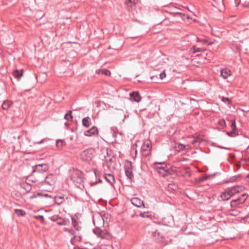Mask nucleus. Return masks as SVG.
Wrapping results in <instances>:
<instances>
[{"label":"nucleus","instance_id":"f257e3e1","mask_svg":"<svg viewBox=\"0 0 249 249\" xmlns=\"http://www.w3.org/2000/svg\"><path fill=\"white\" fill-rule=\"evenodd\" d=\"M137 0H125L124 6L125 9L133 16L138 14V9L139 8Z\"/></svg>","mask_w":249,"mask_h":249},{"label":"nucleus","instance_id":"f03ea898","mask_svg":"<svg viewBox=\"0 0 249 249\" xmlns=\"http://www.w3.org/2000/svg\"><path fill=\"white\" fill-rule=\"evenodd\" d=\"M95 149L92 147H89L80 153V156L81 160L83 161H90L91 160L95 153Z\"/></svg>","mask_w":249,"mask_h":249},{"label":"nucleus","instance_id":"7ed1b4c3","mask_svg":"<svg viewBox=\"0 0 249 249\" xmlns=\"http://www.w3.org/2000/svg\"><path fill=\"white\" fill-rule=\"evenodd\" d=\"M83 173L77 169H73L71 176V179L75 183L81 184L83 181Z\"/></svg>","mask_w":249,"mask_h":249},{"label":"nucleus","instance_id":"20e7f679","mask_svg":"<svg viewBox=\"0 0 249 249\" xmlns=\"http://www.w3.org/2000/svg\"><path fill=\"white\" fill-rule=\"evenodd\" d=\"M152 150L151 142L149 140H145L141 147V151L142 155L145 157H147L151 155Z\"/></svg>","mask_w":249,"mask_h":249},{"label":"nucleus","instance_id":"39448f33","mask_svg":"<svg viewBox=\"0 0 249 249\" xmlns=\"http://www.w3.org/2000/svg\"><path fill=\"white\" fill-rule=\"evenodd\" d=\"M248 197V195L244 193L238 196L237 198L233 199L231 202V207H236L240 204H243Z\"/></svg>","mask_w":249,"mask_h":249},{"label":"nucleus","instance_id":"423d86ee","mask_svg":"<svg viewBox=\"0 0 249 249\" xmlns=\"http://www.w3.org/2000/svg\"><path fill=\"white\" fill-rule=\"evenodd\" d=\"M32 174L35 172L43 173L47 171L49 169V166L47 164H38L32 167Z\"/></svg>","mask_w":249,"mask_h":249},{"label":"nucleus","instance_id":"0eeeda50","mask_svg":"<svg viewBox=\"0 0 249 249\" xmlns=\"http://www.w3.org/2000/svg\"><path fill=\"white\" fill-rule=\"evenodd\" d=\"M243 188L244 187L243 186L237 185L231 187H229L227 190L229 193L230 195H231V196L232 197L236 194H237L240 191H242Z\"/></svg>","mask_w":249,"mask_h":249},{"label":"nucleus","instance_id":"6e6552de","mask_svg":"<svg viewBox=\"0 0 249 249\" xmlns=\"http://www.w3.org/2000/svg\"><path fill=\"white\" fill-rule=\"evenodd\" d=\"M54 179L53 174H50L46 176L44 181L39 183L40 185L47 184L50 186H52L54 183Z\"/></svg>","mask_w":249,"mask_h":249},{"label":"nucleus","instance_id":"1a4fd4ad","mask_svg":"<svg viewBox=\"0 0 249 249\" xmlns=\"http://www.w3.org/2000/svg\"><path fill=\"white\" fill-rule=\"evenodd\" d=\"M162 177L164 178L167 177L169 176H173L172 178H174L177 176V174L175 172V170L174 168L168 166L166 170H164V173L162 174Z\"/></svg>","mask_w":249,"mask_h":249},{"label":"nucleus","instance_id":"9d476101","mask_svg":"<svg viewBox=\"0 0 249 249\" xmlns=\"http://www.w3.org/2000/svg\"><path fill=\"white\" fill-rule=\"evenodd\" d=\"M131 203L138 208H145L143 202L138 197H134L130 200Z\"/></svg>","mask_w":249,"mask_h":249},{"label":"nucleus","instance_id":"9b49d317","mask_svg":"<svg viewBox=\"0 0 249 249\" xmlns=\"http://www.w3.org/2000/svg\"><path fill=\"white\" fill-rule=\"evenodd\" d=\"M141 96L139 91H133L130 93V99L136 102H139L141 100Z\"/></svg>","mask_w":249,"mask_h":249},{"label":"nucleus","instance_id":"f8f14e48","mask_svg":"<svg viewBox=\"0 0 249 249\" xmlns=\"http://www.w3.org/2000/svg\"><path fill=\"white\" fill-rule=\"evenodd\" d=\"M98 133V130L97 127L93 126L90 129L86 130L84 132V135L86 136L90 137Z\"/></svg>","mask_w":249,"mask_h":249},{"label":"nucleus","instance_id":"ddd939ff","mask_svg":"<svg viewBox=\"0 0 249 249\" xmlns=\"http://www.w3.org/2000/svg\"><path fill=\"white\" fill-rule=\"evenodd\" d=\"M104 178L112 186H113L115 182V178L111 174H105Z\"/></svg>","mask_w":249,"mask_h":249},{"label":"nucleus","instance_id":"4468645a","mask_svg":"<svg viewBox=\"0 0 249 249\" xmlns=\"http://www.w3.org/2000/svg\"><path fill=\"white\" fill-rule=\"evenodd\" d=\"M93 232L98 237L104 238L105 237V232L99 228H96L93 229Z\"/></svg>","mask_w":249,"mask_h":249},{"label":"nucleus","instance_id":"2eb2a0df","mask_svg":"<svg viewBox=\"0 0 249 249\" xmlns=\"http://www.w3.org/2000/svg\"><path fill=\"white\" fill-rule=\"evenodd\" d=\"M153 235L155 237L156 239L158 240L159 242H163L165 239L163 234L158 230H156L153 233Z\"/></svg>","mask_w":249,"mask_h":249},{"label":"nucleus","instance_id":"dca6fc26","mask_svg":"<svg viewBox=\"0 0 249 249\" xmlns=\"http://www.w3.org/2000/svg\"><path fill=\"white\" fill-rule=\"evenodd\" d=\"M241 175H237L230 178L228 179L224 180L222 183H229L233 182L241 178Z\"/></svg>","mask_w":249,"mask_h":249},{"label":"nucleus","instance_id":"f3484780","mask_svg":"<svg viewBox=\"0 0 249 249\" xmlns=\"http://www.w3.org/2000/svg\"><path fill=\"white\" fill-rule=\"evenodd\" d=\"M82 124L86 128L89 127L91 124V119L89 116L84 118L82 121Z\"/></svg>","mask_w":249,"mask_h":249},{"label":"nucleus","instance_id":"a211bd4d","mask_svg":"<svg viewBox=\"0 0 249 249\" xmlns=\"http://www.w3.org/2000/svg\"><path fill=\"white\" fill-rule=\"evenodd\" d=\"M23 71H24L23 69H21L20 70H16L13 71V75L15 78L19 80L23 76Z\"/></svg>","mask_w":249,"mask_h":249},{"label":"nucleus","instance_id":"6ab92c4d","mask_svg":"<svg viewBox=\"0 0 249 249\" xmlns=\"http://www.w3.org/2000/svg\"><path fill=\"white\" fill-rule=\"evenodd\" d=\"M125 174L127 179L128 180L129 184H131L134 178L133 170H125Z\"/></svg>","mask_w":249,"mask_h":249},{"label":"nucleus","instance_id":"aec40b11","mask_svg":"<svg viewBox=\"0 0 249 249\" xmlns=\"http://www.w3.org/2000/svg\"><path fill=\"white\" fill-rule=\"evenodd\" d=\"M220 197L221 198V200L225 201L230 199L231 196L227 190H226L225 191L221 193Z\"/></svg>","mask_w":249,"mask_h":249},{"label":"nucleus","instance_id":"412c9836","mask_svg":"<svg viewBox=\"0 0 249 249\" xmlns=\"http://www.w3.org/2000/svg\"><path fill=\"white\" fill-rule=\"evenodd\" d=\"M220 75L224 79H226L231 75V71L227 68L222 69Z\"/></svg>","mask_w":249,"mask_h":249},{"label":"nucleus","instance_id":"4be33fe9","mask_svg":"<svg viewBox=\"0 0 249 249\" xmlns=\"http://www.w3.org/2000/svg\"><path fill=\"white\" fill-rule=\"evenodd\" d=\"M220 174V173H218V172H215L213 174H211V175H206L205 176V177L204 178H199V182H202L204 180H207V179H208L209 178H213L214 177H215V176L216 175H219Z\"/></svg>","mask_w":249,"mask_h":249},{"label":"nucleus","instance_id":"5701e85b","mask_svg":"<svg viewBox=\"0 0 249 249\" xmlns=\"http://www.w3.org/2000/svg\"><path fill=\"white\" fill-rule=\"evenodd\" d=\"M20 186L22 188H23L26 191V193L30 192L32 190V187L31 184L27 182H24L23 183H21Z\"/></svg>","mask_w":249,"mask_h":249},{"label":"nucleus","instance_id":"b1692460","mask_svg":"<svg viewBox=\"0 0 249 249\" xmlns=\"http://www.w3.org/2000/svg\"><path fill=\"white\" fill-rule=\"evenodd\" d=\"M54 202L57 205H60L64 201V197L63 196H53Z\"/></svg>","mask_w":249,"mask_h":249},{"label":"nucleus","instance_id":"393cba45","mask_svg":"<svg viewBox=\"0 0 249 249\" xmlns=\"http://www.w3.org/2000/svg\"><path fill=\"white\" fill-rule=\"evenodd\" d=\"M72 224L75 229L77 231H80L81 229V227L78 225V222L75 217L71 218Z\"/></svg>","mask_w":249,"mask_h":249},{"label":"nucleus","instance_id":"a878e982","mask_svg":"<svg viewBox=\"0 0 249 249\" xmlns=\"http://www.w3.org/2000/svg\"><path fill=\"white\" fill-rule=\"evenodd\" d=\"M124 170H133V167L132 163L130 161L126 160L124 166Z\"/></svg>","mask_w":249,"mask_h":249},{"label":"nucleus","instance_id":"bb28decb","mask_svg":"<svg viewBox=\"0 0 249 249\" xmlns=\"http://www.w3.org/2000/svg\"><path fill=\"white\" fill-rule=\"evenodd\" d=\"M12 103L8 100L4 101L2 104V108L4 110H8L12 106Z\"/></svg>","mask_w":249,"mask_h":249},{"label":"nucleus","instance_id":"cd10ccee","mask_svg":"<svg viewBox=\"0 0 249 249\" xmlns=\"http://www.w3.org/2000/svg\"><path fill=\"white\" fill-rule=\"evenodd\" d=\"M14 212L18 216H24L26 213L24 210L18 209H15Z\"/></svg>","mask_w":249,"mask_h":249},{"label":"nucleus","instance_id":"c85d7f7f","mask_svg":"<svg viewBox=\"0 0 249 249\" xmlns=\"http://www.w3.org/2000/svg\"><path fill=\"white\" fill-rule=\"evenodd\" d=\"M64 119L67 121H71L73 119V116L72 115V111L68 110L67 113L64 116Z\"/></svg>","mask_w":249,"mask_h":249},{"label":"nucleus","instance_id":"c756f323","mask_svg":"<svg viewBox=\"0 0 249 249\" xmlns=\"http://www.w3.org/2000/svg\"><path fill=\"white\" fill-rule=\"evenodd\" d=\"M68 220L65 219L64 218H62L61 217H59V218L58 219L57 221V224L59 225H66L68 224Z\"/></svg>","mask_w":249,"mask_h":249},{"label":"nucleus","instance_id":"7c9ffc66","mask_svg":"<svg viewBox=\"0 0 249 249\" xmlns=\"http://www.w3.org/2000/svg\"><path fill=\"white\" fill-rule=\"evenodd\" d=\"M98 74L102 73L105 75L109 76L110 75L111 72L109 70H107V69H104V70H98Z\"/></svg>","mask_w":249,"mask_h":249},{"label":"nucleus","instance_id":"2f4dec72","mask_svg":"<svg viewBox=\"0 0 249 249\" xmlns=\"http://www.w3.org/2000/svg\"><path fill=\"white\" fill-rule=\"evenodd\" d=\"M226 133L228 136H229V137H234V136H237L238 135V133H236V130H231L230 132L227 131L226 132Z\"/></svg>","mask_w":249,"mask_h":249},{"label":"nucleus","instance_id":"473e14b6","mask_svg":"<svg viewBox=\"0 0 249 249\" xmlns=\"http://www.w3.org/2000/svg\"><path fill=\"white\" fill-rule=\"evenodd\" d=\"M185 145L183 144L179 143H178L177 145L176 146V148H177V150L178 151H180L182 150H183L185 148Z\"/></svg>","mask_w":249,"mask_h":249},{"label":"nucleus","instance_id":"72a5a7b5","mask_svg":"<svg viewBox=\"0 0 249 249\" xmlns=\"http://www.w3.org/2000/svg\"><path fill=\"white\" fill-rule=\"evenodd\" d=\"M64 143H65L64 142V140H60V139L57 140L56 141V145L58 148H61L63 147Z\"/></svg>","mask_w":249,"mask_h":249},{"label":"nucleus","instance_id":"f704fd0d","mask_svg":"<svg viewBox=\"0 0 249 249\" xmlns=\"http://www.w3.org/2000/svg\"><path fill=\"white\" fill-rule=\"evenodd\" d=\"M104 153L106 154L107 157H110L111 156L112 150L108 148L104 149L102 150Z\"/></svg>","mask_w":249,"mask_h":249},{"label":"nucleus","instance_id":"c9c22d12","mask_svg":"<svg viewBox=\"0 0 249 249\" xmlns=\"http://www.w3.org/2000/svg\"><path fill=\"white\" fill-rule=\"evenodd\" d=\"M191 50L193 51V53H195L196 52H204L206 51L205 49L200 48H196V47H193L191 48Z\"/></svg>","mask_w":249,"mask_h":249},{"label":"nucleus","instance_id":"e433bc0d","mask_svg":"<svg viewBox=\"0 0 249 249\" xmlns=\"http://www.w3.org/2000/svg\"><path fill=\"white\" fill-rule=\"evenodd\" d=\"M230 126L231 128V130H236L237 128L236 126V123L235 121L231 120L230 121Z\"/></svg>","mask_w":249,"mask_h":249},{"label":"nucleus","instance_id":"4c0bfd02","mask_svg":"<svg viewBox=\"0 0 249 249\" xmlns=\"http://www.w3.org/2000/svg\"><path fill=\"white\" fill-rule=\"evenodd\" d=\"M104 159L106 160L107 162L111 163L113 162V159H115V158L114 156H112L111 158H109V159H107V156L106 155L104 156Z\"/></svg>","mask_w":249,"mask_h":249},{"label":"nucleus","instance_id":"58836bf2","mask_svg":"<svg viewBox=\"0 0 249 249\" xmlns=\"http://www.w3.org/2000/svg\"><path fill=\"white\" fill-rule=\"evenodd\" d=\"M73 239H76L78 242H82V237L81 236H77V235H74L73 237V238L71 239V243L73 244L72 241Z\"/></svg>","mask_w":249,"mask_h":249},{"label":"nucleus","instance_id":"ea45409f","mask_svg":"<svg viewBox=\"0 0 249 249\" xmlns=\"http://www.w3.org/2000/svg\"><path fill=\"white\" fill-rule=\"evenodd\" d=\"M35 217L36 219L40 220L41 223H45L44 218L43 215H36L35 216Z\"/></svg>","mask_w":249,"mask_h":249},{"label":"nucleus","instance_id":"a19ab883","mask_svg":"<svg viewBox=\"0 0 249 249\" xmlns=\"http://www.w3.org/2000/svg\"><path fill=\"white\" fill-rule=\"evenodd\" d=\"M168 167V166H167V165H161L160 166H157V171L163 170V171L164 172V170H166V169H167Z\"/></svg>","mask_w":249,"mask_h":249},{"label":"nucleus","instance_id":"79ce46f5","mask_svg":"<svg viewBox=\"0 0 249 249\" xmlns=\"http://www.w3.org/2000/svg\"><path fill=\"white\" fill-rule=\"evenodd\" d=\"M221 100L222 102H223L224 103H227V102L228 103H231V100L228 97H225L222 96L221 98Z\"/></svg>","mask_w":249,"mask_h":249},{"label":"nucleus","instance_id":"37998d69","mask_svg":"<svg viewBox=\"0 0 249 249\" xmlns=\"http://www.w3.org/2000/svg\"><path fill=\"white\" fill-rule=\"evenodd\" d=\"M60 216L59 215H54L51 217H50L49 218L52 221H57L58 219L59 218Z\"/></svg>","mask_w":249,"mask_h":249},{"label":"nucleus","instance_id":"c03bdc74","mask_svg":"<svg viewBox=\"0 0 249 249\" xmlns=\"http://www.w3.org/2000/svg\"><path fill=\"white\" fill-rule=\"evenodd\" d=\"M200 139L198 137H196V138H194V139L192 141L191 143L192 144H195L198 142H200Z\"/></svg>","mask_w":249,"mask_h":249},{"label":"nucleus","instance_id":"a18cd8bd","mask_svg":"<svg viewBox=\"0 0 249 249\" xmlns=\"http://www.w3.org/2000/svg\"><path fill=\"white\" fill-rule=\"evenodd\" d=\"M139 216L142 217H148L149 216V215L145 213H141L139 214H136V216L138 217Z\"/></svg>","mask_w":249,"mask_h":249},{"label":"nucleus","instance_id":"49530a36","mask_svg":"<svg viewBox=\"0 0 249 249\" xmlns=\"http://www.w3.org/2000/svg\"><path fill=\"white\" fill-rule=\"evenodd\" d=\"M198 41H200L202 43H203V44H208V45H211L212 44V43H208V40H206V39H198Z\"/></svg>","mask_w":249,"mask_h":249},{"label":"nucleus","instance_id":"de8ad7c7","mask_svg":"<svg viewBox=\"0 0 249 249\" xmlns=\"http://www.w3.org/2000/svg\"><path fill=\"white\" fill-rule=\"evenodd\" d=\"M219 124L222 127L226 126V122L224 120H222L219 122Z\"/></svg>","mask_w":249,"mask_h":249},{"label":"nucleus","instance_id":"09e8293b","mask_svg":"<svg viewBox=\"0 0 249 249\" xmlns=\"http://www.w3.org/2000/svg\"><path fill=\"white\" fill-rule=\"evenodd\" d=\"M174 15H175V16L178 15L179 17H180L181 18H183V17L185 16V14H182L181 13H179V12L175 13Z\"/></svg>","mask_w":249,"mask_h":249},{"label":"nucleus","instance_id":"8fccbe9b","mask_svg":"<svg viewBox=\"0 0 249 249\" xmlns=\"http://www.w3.org/2000/svg\"><path fill=\"white\" fill-rule=\"evenodd\" d=\"M166 75L165 71H163L160 74V77L161 79H163L166 77Z\"/></svg>","mask_w":249,"mask_h":249},{"label":"nucleus","instance_id":"3c124183","mask_svg":"<svg viewBox=\"0 0 249 249\" xmlns=\"http://www.w3.org/2000/svg\"><path fill=\"white\" fill-rule=\"evenodd\" d=\"M102 180L101 179H99L98 181H95L91 183V186H93L96 185L98 182L101 183Z\"/></svg>","mask_w":249,"mask_h":249},{"label":"nucleus","instance_id":"603ef678","mask_svg":"<svg viewBox=\"0 0 249 249\" xmlns=\"http://www.w3.org/2000/svg\"><path fill=\"white\" fill-rule=\"evenodd\" d=\"M43 197L53 198V196H52L51 195H49V194H46V193H44Z\"/></svg>","mask_w":249,"mask_h":249},{"label":"nucleus","instance_id":"864d4df0","mask_svg":"<svg viewBox=\"0 0 249 249\" xmlns=\"http://www.w3.org/2000/svg\"><path fill=\"white\" fill-rule=\"evenodd\" d=\"M69 232L71 235H75V232L73 229H71L68 230Z\"/></svg>","mask_w":249,"mask_h":249},{"label":"nucleus","instance_id":"5fc2aeb1","mask_svg":"<svg viewBox=\"0 0 249 249\" xmlns=\"http://www.w3.org/2000/svg\"><path fill=\"white\" fill-rule=\"evenodd\" d=\"M44 140H45V139H42V140H41V141H40L33 142V143H34V144H41V143H43V142H44Z\"/></svg>","mask_w":249,"mask_h":249},{"label":"nucleus","instance_id":"6e6d98bb","mask_svg":"<svg viewBox=\"0 0 249 249\" xmlns=\"http://www.w3.org/2000/svg\"><path fill=\"white\" fill-rule=\"evenodd\" d=\"M155 164H159V165H160L161 166L166 165L164 162H156L155 163Z\"/></svg>","mask_w":249,"mask_h":249},{"label":"nucleus","instance_id":"4d7b16f0","mask_svg":"<svg viewBox=\"0 0 249 249\" xmlns=\"http://www.w3.org/2000/svg\"><path fill=\"white\" fill-rule=\"evenodd\" d=\"M43 195H44V193H41V192H38L36 193V196H37L43 197Z\"/></svg>","mask_w":249,"mask_h":249},{"label":"nucleus","instance_id":"13d9d810","mask_svg":"<svg viewBox=\"0 0 249 249\" xmlns=\"http://www.w3.org/2000/svg\"><path fill=\"white\" fill-rule=\"evenodd\" d=\"M81 216V214L79 213H77L74 215V217L76 218V219H78Z\"/></svg>","mask_w":249,"mask_h":249},{"label":"nucleus","instance_id":"bf43d9fd","mask_svg":"<svg viewBox=\"0 0 249 249\" xmlns=\"http://www.w3.org/2000/svg\"><path fill=\"white\" fill-rule=\"evenodd\" d=\"M37 197V196H36V194H34L33 195L31 196L30 197V198L31 199H33V198H36Z\"/></svg>","mask_w":249,"mask_h":249},{"label":"nucleus","instance_id":"052dcab7","mask_svg":"<svg viewBox=\"0 0 249 249\" xmlns=\"http://www.w3.org/2000/svg\"><path fill=\"white\" fill-rule=\"evenodd\" d=\"M159 173V174L160 175V176H162V174H164V172L163 171V170H161V171H157Z\"/></svg>","mask_w":249,"mask_h":249},{"label":"nucleus","instance_id":"680f3d73","mask_svg":"<svg viewBox=\"0 0 249 249\" xmlns=\"http://www.w3.org/2000/svg\"><path fill=\"white\" fill-rule=\"evenodd\" d=\"M217 147L223 149H229V148H227V147H224V146H217Z\"/></svg>","mask_w":249,"mask_h":249},{"label":"nucleus","instance_id":"e2e57ef3","mask_svg":"<svg viewBox=\"0 0 249 249\" xmlns=\"http://www.w3.org/2000/svg\"><path fill=\"white\" fill-rule=\"evenodd\" d=\"M105 215L104 214L103 215V216L102 215H101V219H102V220L103 221V223L104 222V220H105Z\"/></svg>","mask_w":249,"mask_h":249},{"label":"nucleus","instance_id":"0e129e2a","mask_svg":"<svg viewBox=\"0 0 249 249\" xmlns=\"http://www.w3.org/2000/svg\"><path fill=\"white\" fill-rule=\"evenodd\" d=\"M74 249H88L87 248H80L79 247H74Z\"/></svg>","mask_w":249,"mask_h":249},{"label":"nucleus","instance_id":"69168bd1","mask_svg":"<svg viewBox=\"0 0 249 249\" xmlns=\"http://www.w3.org/2000/svg\"><path fill=\"white\" fill-rule=\"evenodd\" d=\"M243 5L244 7H249V2L246 5L243 4Z\"/></svg>","mask_w":249,"mask_h":249},{"label":"nucleus","instance_id":"338daca9","mask_svg":"<svg viewBox=\"0 0 249 249\" xmlns=\"http://www.w3.org/2000/svg\"><path fill=\"white\" fill-rule=\"evenodd\" d=\"M170 185H171V186H174V187H175V188H172V189H173V190H176V188H177V186H176L175 185L170 184Z\"/></svg>","mask_w":249,"mask_h":249},{"label":"nucleus","instance_id":"774afa93","mask_svg":"<svg viewBox=\"0 0 249 249\" xmlns=\"http://www.w3.org/2000/svg\"><path fill=\"white\" fill-rule=\"evenodd\" d=\"M249 217V213L245 216V219H247Z\"/></svg>","mask_w":249,"mask_h":249}]
</instances>
